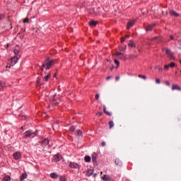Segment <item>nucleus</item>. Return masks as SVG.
<instances>
[{"mask_svg": "<svg viewBox=\"0 0 181 181\" xmlns=\"http://www.w3.org/2000/svg\"><path fill=\"white\" fill-rule=\"evenodd\" d=\"M56 64V60H49V58L46 59L43 62V67H45V70H49L52 68V66Z\"/></svg>", "mask_w": 181, "mask_h": 181, "instance_id": "obj_1", "label": "nucleus"}, {"mask_svg": "<svg viewBox=\"0 0 181 181\" xmlns=\"http://www.w3.org/2000/svg\"><path fill=\"white\" fill-rule=\"evenodd\" d=\"M36 133L32 131H27L24 133V138H35Z\"/></svg>", "mask_w": 181, "mask_h": 181, "instance_id": "obj_2", "label": "nucleus"}, {"mask_svg": "<svg viewBox=\"0 0 181 181\" xmlns=\"http://www.w3.org/2000/svg\"><path fill=\"white\" fill-rule=\"evenodd\" d=\"M69 166L72 168V169H80V165L75 162H71L69 163Z\"/></svg>", "mask_w": 181, "mask_h": 181, "instance_id": "obj_3", "label": "nucleus"}, {"mask_svg": "<svg viewBox=\"0 0 181 181\" xmlns=\"http://www.w3.org/2000/svg\"><path fill=\"white\" fill-rule=\"evenodd\" d=\"M171 90H173V91H175V90H177V91H181V87L179 86V85L173 84Z\"/></svg>", "mask_w": 181, "mask_h": 181, "instance_id": "obj_4", "label": "nucleus"}, {"mask_svg": "<svg viewBox=\"0 0 181 181\" xmlns=\"http://www.w3.org/2000/svg\"><path fill=\"white\" fill-rule=\"evenodd\" d=\"M21 156H22L21 152H16L13 153V158L14 159H16V160H18V159H21Z\"/></svg>", "mask_w": 181, "mask_h": 181, "instance_id": "obj_5", "label": "nucleus"}, {"mask_svg": "<svg viewBox=\"0 0 181 181\" xmlns=\"http://www.w3.org/2000/svg\"><path fill=\"white\" fill-rule=\"evenodd\" d=\"M18 60H19V57L18 55L11 58V63L13 66V64H16V63H18Z\"/></svg>", "mask_w": 181, "mask_h": 181, "instance_id": "obj_6", "label": "nucleus"}, {"mask_svg": "<svg viewBox=\"0 0 181 181\" xmlns=\"http://www.w3.org/2000/svg\"><path fill=\"white\" fill-rule=\"evenodd\" d=\"M92 162L94 165H97V153L92 155Z\"/></svg>", "mask_w": 181, "mask_h": 181, "instance_id": "obj_7", "label": "nucleus"}, {"mask_svg": "<svg viewBox=\"0 0 181 181\" xmlns=\"http://www.w3.org/2000/svg\"><path fill=\"white\" fill-rule=\"evenodd\" d=\"M170 15L171 16H175V18L179 17V13H176V11H175L173 10L170 11Z\"/></svg>", "mask_w": 181, "mask_h": 181, "instance_id": "obj_8", "label": "nucleus"}, {"mask_svg": "<svg viewBox=\"0 0 181 181\" xmlns=\"http://www.w3.org/2000/svg\"><path fill=\"white\" fill-rule=\"evenodd\" d=\"M115 165L117 166H122V161H121L119 158H116L115 160Z\"/></svg>", "mask_w": 181, "mask_h": 181, "instance_id": "obj_9", "label": "nucleus"}, {"mask_svg": "<svg viewBox=\"0 0 181 181\" xmlns=\"http://www.w3.org/2000/svg\"><path fill=\"white\" fill-rule=\"evenodd\" d=\"M135 23L134 21H129L127 23V29H131V28H132L134 26V24Z\"/></svg>", "mask_w": 181, "mask_h": 181, "instance_id": "obj_10", "label": "nucleus"}, {"mask_svg": "<svg viewBox=\"0 0 181 181\" xmlns=\"http://www.w3.org/2000/svg\"><path fill=\"white\" fill-rule=\"evenodd\" d=\"M28 177V174L26 173H23L21 177H20V180L21 181H23L25 180V179H26Z\"/></svg>", "mask_w": 181, "mask_h": 181, "instance_id": "obj_11", "label": "nucleus"}, {"mask_svg": "<svg viewBox=\"0 0 181 181\" xmlns=\"http://www.w3.org/2000/svg\"><path fill=\"white\" fill-rule=\"evenodd\" d=\"M103 112H105V114H107L109 117H111L112 115L111 112L107 111V107H105V105H103Z\"/></svg>", "mask_w": 181, "mask_h": 181, "instance_id": "obj_12", "label": "nucleus"}, {"mask_svg": "<svg viewBox=\"0 0 181 181\" xmlns=\"http://www.w3.org/2000/svg\"><path fill=\"white\" fill-rule=\"evenodd\" d=\"M103 112H105V114H107L109 117H111L112 115L111 112L107 111V107H105V105H103Z\"/></svg>", "mask_w": 181, "mask_h": 181, "instance_id": "obj_13", "label": "nucleus"}, {"mask_svg": "<svg viewBox=\"0 0 181 181\" xmlns=\"http://www.w3.org/2000/svg\"><path fill=\"white\" fill-rule=\"evenodd\" d=\"M41 144L42 146H46V145H49V140L47 139H45L41 142Z\"/></svg>", "mask_w": 181, "mask_h": 181, "instance_id": "obj_14", "label": "nucleus"}, {"mask_svg": "<svg viewBox=\"0 0 181 181\" xmlns=\"http://www.w3.org/2000/svg\"><path fill=\"white\" fill-rule=\"evenodd\" d=\"M53 160H54L55 162H59L60 161V156L55 155L54 156Z\"/></svg>", "mask_w": 181, "mask_h": 181, "instance_id": "obj_15", "label": "nucleus"}, {"mask_svg": "<svg viewBox=\"0 0 181 181\" xmlns=\"http://www.w3.org/2000/svg\"><path fill=\"white\" fill-rule=\"evenodd\" d=\"M93 173H94V170H88L87 173H86V176L90 177L91 176V175H93Z\"/></svg>", "mask_w": 181, "mask_h": 181, "instance_id": "obj_16", "label": "nucleus"}, {"mask_svg": "<svg viewBox=\"0 0 181 181\" xmlns=\"http://www.w3.org/2000/svg\"><path fill=\"white\" fill-rule=\"evenodd\" d=\"M97 23H98V22L97 21H90L89 22L90 26H97Z\"/></svg>", "mask_w": 181, "mask_h": 181, "instance_id": "obj_17", "label": "nucleus"}, {"mask_svg": "<svg viewBox=\"0 0 181 181\" xmlns=\"http://www.w3.org/2000/svg\"><path fill=\"white\" fill-rule=\"evenodd\" d=\"M84 159H85V162H87L88 163L89 162H91V157H90V156H85Z\"/></svg>", "mask_w": 181, "mask_h": 181, "instance_id": "obj_18", "label": "nucleus"}, {"mask_svg": "<svg viewBox=\"0 0 181 181\" xmlns=\"http://www.w3.org/2000/svg\"><path fill=\"white\" fill-rule=\"evenodd\" d=\"M76 135H77V136H81V135H83V132L80 129H77L76 131Z\"/></svg>", "mask_w": 181, "mask_h": 181, "instance_id": "obj_19", "label": "nucleus"}, {"mask_svg": "<svg viewBox=\"0 0 181 181\" xmlns=\"http://www.w3.org/2000/svg\"><path fill=\"white\" fill-rule=\"evenodd\" d=\"M163 50L165 51L166 54H168V56H170V54H172V51H170V49L168 48H164Z\"/></svg>", "mask_w": 181, "mask_h": 181, "instance_id": "obj_20", "label": "nucleus"}, {"mask_svg": "<svg viewBox=\"0 0 181 181\" xmlns=\"http://www.w3.org/2000/svg\"><path fill=\"white\" fill-rule=\"evenodd\" d=\"M50 177H52V179H57L58 175L54 173H52L50 174Z\"/></svg>", "mask_w": 181, "mask_h": 181, "instance_id": "obj_21", "label": "nucleus"}, {"mask_svg": "<svg viewBox=\"0 0 181 181\" xmlns=\"http://www.w3.org/2000/svg\"><path fill=\"white\" fill-rule=\"evenodd\" d=\"M151 29H153V25H149L146 28V32H149Z\"/></svg>", "mask_w": 181, "mask_h": 181, "instance_id": "obj_22", "label": "nucleus"}, {"mask_svg": "<svg viewBox=\"0 0 181 181\" xmlns=\"http://www.w3.org/2000/svg\"><path fill=\"white\" fill-rule=\"evenodd\" d=\"M128 46L129 47H135V44H134V42L132 40H129Z\"/></svg>", "mask_w": 181, "mask_h": 181, "instance_id": "obj_23", "label": "nucleus"}, {"mask_svg": "<svg viewBox=\"0 0 181 181\" xmlns=\"http://www.w3.org/2000/svg\"><path fill=\"white\" fill-rule=\"evenodd\" d=\"M3 180H4V181H11V176L5 175Z\"/></svg>", "mask_w": 181, "mask_h": 181, "instance_id": "obj_24", "label": "nucleus"}, {"mask_svg": "<svg viewBox=\"0 0 181 181\" xmlns=\"http://www.w3.org/2000/svg\"><path fill=\"white\" fill-rule=\"evenodd\" d=\"M102 179L105 181V180H110V176L107 175H104L103 177H102Z\"/></svg>", "mask_w": 181, "mask_h": 181, "instance_id": "obj_25", "label": "nucleus"}, {"mask_svg": "<svg viewBox=\"0 0 181 181\" xmlns=\"http://www.w3.org/2000/svg\"><path fill=\"white\" fill-rule=\"evenodd\" d=\"M155 69H156V70H158V71H160V73H162V71H163V69L162 67H160L159 66H156L155 67Z\"/></svg>", "mask_w": 181, "mask_h": 181, "instance_id": "obj_26", "label": "nucleus"}, {"mask_svg": "<svg viewBox=\"0 0 181 181\" xmlns=\"http://www.w3.org/2000/svg\"><path fill=\"white\" fill-rule=\"evenodd\" d=\"M138 77L139 78H143V80H146V76H145V75L139 74V75H138Z\"/></svg>", "mask_w": 181, "mask_h": 181, "instance_id": "obj_27", "label": "nucleus"}, {"mask_svg": "<svg viewBox=\"0 0 181 181\" xmlns=\"http://www.w3.org/2000/svg\"><path fill=\"white\" fill-rule=\"evenodd\" d=\"M168 66L171 69H173V67H175V66H176V64L175 62H171L170 64H168Z\"/></svg>", "mask_w": 181, "mask_h": 181, "instance_id": "obj_28", "label": "nucleus"}, {"mask_svg": "<svg viewBox=\"0 0 181 181\" xmlns=\"http://www.w3.org/2000/svg\"><path fill=\"white\" fill-rule=\"evenodd\" d=\"M109 125H110V129H111V128H112L114 127V122L110 121L109 122Z\"/></svg>", "mask_w": 181, "mask_h": 181, "instance_id": "obj_29", "label": "nucleus"}, {"mask_svg": "<svg viewBox=\"0 0 181 181\" xmlns=\"http://www.w3.org/2000/svg\"><path fill=\"white\" fill-rule=\"evenodd\" d=\"M44 78L45 81H49V78H50V74L45 76Z\"/></svg>", "mask_w": 181, "mask_h": 181, "instance_id": "obj_30", "label": "nucleus"}, {"mask_svg": "<svg viewBox=\"0 0 181 181\" xmlns=\"http://www.w3.org/2000/svg\"><path fill=\"white\" fill-rule=\"evenodd\" d=\"M69 129L71 132H74L76 127H74V126H71Z\"/></svg>", "mask_w": 181, "mask_h": 181, "instance_id": "obj_31", "label": "nucleus"}, {"mask_svg": "<svg viewBox=\"0 0 181 181\" xmlns=\"http://www.w3.org/2000/svg\"><path fill=\"white\" fill-rule=\"evenodd\" d=\"M170 60H173V59H175V55H173V53H172L171 54L168 55Z\"/></svg>", "mask_w": 181, "mask_h": 181, "instance_id": "obj_32", "label": "nucleus"}, {"mask_svg": "<svg viewBox=\"0 0 181 181\" xmlns=\"http://www.w3.org/2000/svg\"><path fill=\"white\" fill-rule=\"evenodd\" d=\"M60 181H66V177L64 176H61L59 178Z\"/></svg>", "mask_w": 181, "mask_h": 181, "instance_id": "obj_33", "label": "nucleus"}, {"mask_svg": "<svg viewBox=\"0 0 181 181\" xmlns=\"http://www.w3.org/2000/svg\"><path fill=\"white\" fill-rule=\"evenodd\" d=\"M116 56H122V57H124V54H122L121 52H117Z\"/></svg>", "mask_w": 181, "mask_h": 181, "instance_id": "obj_34", "label": "nucleus"}, {"mask_svg": "<svg viewBox=\"0 0 181 181\" xmlns=\"http://www.w3.org/2000/svg\"><path fill=\"white\" fill-rule=\"evenodd\" d=\"M23 23H29V18H25L23 20Z\"/></svg>", "mask_w": 181, "mask_h": 181, "instance_id": "obj_35", "label": "nucleus"}, {"mask_svg": "<svg viewBox=\"0 0 181 181\" xmlns=\"http://www.w3.org/2000/svg\"><path fill=\"white\" fill-rule=\"evenodd\" d=\"M115 64H117V67H118V66H119V61L115 59Z\"/></svg>", "mask_w": 181, "mask_h": 181, "instance_id": "obj_36", "label": "nucleus"}, {"mask_svg": "<svg viewBox=\"0 0 181 181\" xmlns=\"http://www.w3.org/2000/svg\"><path fill=\"white\" fill-rule=\"evenodd\" d=\"M0 86L1 87H5V83H4V81H0Z\"/></svg>", "mask_w": 181, "mask_h": 181, "instance_id": "obj_37", "label": "nucleus"}, {"mask_svg": "<svg viewBox=\"0 0 181 181\" xmlns=\"http://www.w3.org/2000/svg\"><path fill=\"white\" fill-rule=\"evenodd\" d=\"M169 65H165L164 66V70H169Z\"/></svg>", "mask_w": 181, "mask_h": 181, "instance_id": "obj_38", "label": "nucleus"}, {"mask_svg": "<svg viewBox=\"0 0 181 181\" xmlns=\"http://www.w3.org/2000/svg\"><path fill=\"white\" fill-rule=\"evenodd\" d=\"M156 83L157 84H160V80L159 78H156Z\"/></svg>", "mask_w": 181, "mask_h": 181, "instance_id": "obj_39", "label": "nucleus"}, {"mask_svg": "<svg viewBox=\"0 0 181 181\" xmlns=\"http://www.w3.org/2000/svg\"><path fill=\"white\" fill-rule=\"evenodd\" d=\"M14 54H19V50L18 49H14Z\"/></svg>", "mask_w": 181, "mask_h": 181, "instance_id": "obj_40", "label": "nucleus"}, {"mask_svg": "<svg viewBox=\"0 0 181 181\" xmlns=\"http://www.w3.org/2000/svg\"><path fill=\"white\" fill-rule=\"evenodd\" d=\"M95 100H98V98H100V95L99 94H96L95 96Z\"/></svg>", "mask_w": 181, "mask_h": 181, "instance_id": "obj_41", "label": "nucleus"}, {"mask_svg": "<svg viewBox=\"0 0 181 181\" xmlns=\"http://www.w3.org/2000/svg\"><path fill=\"white\" fill-rule=\"evenodd\" d=\"M36 83L37 84H40V78H37Z\"/></svg>", "mask_w": 181, "mask_h": 181, "instance_id": "obj_42", "label": "nucleus"}, {"mask_svg": "<svg viewBox=\"0 0 181 181\" xmlns=\"http://www.w3.org/2000/svg\"><path fill=\"white\" fill-rule=\"evenodd\" d=\"M124 42H125V38L124 37H122L121 43H124Z\"/></svg>", "mask_w": 181, "mask_h": 181, "instance_id": "obj_43", "label": "nucleus"}, {"mask_svg": "<svg viewBox=\"0 0 181 181\" xmlns=\"http://www.w3.org/2000/svg\"><path fill=\"white\" fill-rule=\"evenodd\" d=\"M165 84H166V86H170V83H169V81H165Z\"/></svg>", "mask_w": 181, "mask_h": 181, "instance_id": "obj_44", "label": "nucleus"}, {"mask_svg": "<svg viewBox=\"0 0 181 181\" xmlns=\"http://www.w3.org/2000/svg\"><path fill=\"white\" fill-rule=\"evenodd\" d=\"M170 40H173L175 39V37L173 35L170 36Z\"/></svg>", "mask_w": 181, "mask_h": 181, "instance_id": "obj_45", "label": "nucleus"}, {"mask_svg": "<svg viewBox=\"0 0 181 181\" xmlns=\"http://www.w3.org/2000/svg\"><path fill=\"white\" fill-rule=\"evenodd\" d=\"M105 145H106L105 141H103V142H102V146H105Z\"/></svg>", "mask_w": 181, "mask_h": 181, "instance_id": "obj_46", "label": "nucleus"}, {"mask_svg": "<svg viewBox=\"0 0 181 181\" xmlns=\"http://www.w3.org/2000/svg\"><path fill=\"white\" fill-rule=\"evenodd\" d=\"M124 39H129V35H127L125 37H124Z\"/></svg>", "mask_w": 181, "mask_h": 181, "instance_id": "obj_47", "label": "nucleus"}, {"mask_svg": "<svg viewBox=\"0 0 181 181\" xmlns=\"http://www.w3.org/2000/svg\"><path fill=\"white\" fill-rule=\"evenodd\" d=\"M157 38H158V37H155L151 38V40L153 41V40H155V39H157Z\"/></svg>", "mask_w": 181, "mask_h": 181, "instance_id": "obj_48", "label": "nucleus"}, {"mask_svg": "<svg viewBox=\"0 0 181 181\" xmlns=\"http://www.w3.org/2000/svg\"><path fill=\"white\" fill-rule=\"evenodd\" d=\"M45 69H46V67H43V64H42V66L41 68V71H43V70H45Z\"/></svg>", "mask_w": 181, "mask_h": 181, "instance_id": "obj_49", "label": "nucleus"}, {"mask_svg": "<svg viewBox=\"0 0 181 181\" xmlns=\"http://www.w3.org/2000/svg\"><path fill=\"white\" fill-rule=\"evenodd\" d=\"M98 115H99V117H101V115H103V112H98Z\"/></svg>", "mask_w": 181, "mask_h": 181, "instance_id": "obj_50", "label": "nucleus"}, {"mask_svg": "<svg viewBox=\"0 0 181 181\" xmlns=\"http://www.w3.org/2000/svg\"><path fill=\"white\" fill-rule=\"evenodd\" d=\"M50 100L51 101H56V100H54V98H51Z\"/></svg>", "mask_w": 181, "mask_h": 181, "instance_id": "obj_51", "label": "nucleus"}, {"mask_svg": "<svg viewBox=\"0 0 181 181\" xmlns=\"http://www.w3.org/2000/svg\"><path fill=\"white\" fill-rule=\"evenodd\" d=\"M116 80L118 81V80H119V76H116Z\"/></svg>", "mask_w": 181, "mask_h": 181, "instance_id": "obj_52", "label": "nucleus"}, {"mask_svg": "<svg viewBox=\"0 0 181 181\" xmlns=\"http://www.w3.org/2000/svg\"><path fill=\"white\" fill-rule=\"evenodd\" d=\"M120 59H125V56L122 57V55H120Z\"/></svg>", "mask_w": 181, "mask_h": 181, "instance_id": "obj_53", "label": "nucleus"}, {"mask_svg": "<svg viewBox=\"0 0 181 181\" xmlns=\"http://www.w3.org/2000/svg\"><path fill=\"white\" fill-rule=\"evenodd\" d=\"M111 78V76H108L106 78V80H110Z\"/></svg>", "mask_w": 181, "mask_h": 181, "instance_id": "obj_54", "label": "nucleus"}, {"mask_svg": "<svg viewBox=\"0 0 181 181\" xmlns=\"http://www.w3.org/2000/svg\"><path fill=\"white\" fill-rule=\"evenodd\" d=\"M97 176V173H95L94 175H93V177H95Z\"/></svg>", "mask_w": 181, "mask_h": 181, "instance_id": "obj_55", "label": "nucleus"}, {"mask_svg": "<svg viewBox=\"0 0 181 181\" xmlns=\"http://www.w3.org/2000/svg\"><path fill=\"white\" fill-rule=\"evenodd\" d=\"M2 20V15H0V21Z\"/></svg>", "mask_w": 181, "mask_h": 181, "instance_id": "obj_56", "label": "nucleus"}, {"mask_svg": "<svg viewBox=\"0 0 181 181\" xmlns=\"http://www.w3.org/2000/svg\"><path fill=\"white\" fill-rule=\"evenodd\" d=\"M100 174L103 175V171L100 172Z\"/></svg>", "mask_w": 181, "mask_h": 181, "instance_id": "obj_57", "label": "nucleus"}, {"mask_svg": "<svg viewBox=\"0 0 181 181\" xmlns=\"http://www.w3.org/2000/svg\"><path fill=\"white\" fill-rule=\"evenodd\" d=\"M112 69H114V67H112V68L110 69V70H112Z\"/></svg>", "mask_w": 181, "mask_h": 181, "instance_id": "obj_58", "label": "nucleus"}, {"mask_svg": "<svg viewBox=\"0 0 181 181\" xmlns=\"http://www.w3.org/2000/svg\"><path fill=\"white\" fill-rule=\"evenodd\" d=\"M54 97H56V94L54 95Z\"/></svg>", "mask_w": 181, "mask_h": 181, "instance_id": "obj_59", "label": "nucleus"}, {"mask_svg": "<svg viewBox=\"0 0 181 181\" xmlns=\"http://www.w3.org/2000/svg\"><path fill=\"white\" fill-rule=\"evenodd\" d=\"M180 63L181 64V59L180 60Z\"/></svg>", "mask_w": 181, "mask_h": 181, "instance_id": "obj_60", "label": "nucleus"}, {"mask_svg": "<svg viewBox=\"0 0 181 181\" xmlns=\"http://www.w3.org/2000/svg\"><path fill=\"white\" fill-rule=\"evenodd\" d=\"M58 88H59V90H60V86Z\"/></svg>", "mask_w": 181, "mask_h": 181, "instance_id": "obj_61", "label": "nucleus"}, {"mask_svg": "<svg viewBox=\"0 0 181 181\" xmlns=\"http://www.w3.org/2000/svg\"><path fill=\"white\" fill-rule=\"evenodd\" d=\"M58 88H59V90H60V86Z\"/></svg>", "mask_w": 181, "mask_h": 181, "instance_id": "obj_62", "label": "nucleus"}, {"mask_svg": "<svg viewBox=\"0 0 181 181\" xmlns=\"http://www.w3.org/2000/svg\"><path fill=\"white\" fill-rule=\"evenodd\" d=\"M58 88H59V90H60V86Z\"/></svg>", "mask_w": 181, "mask_h": 181, "instance_id": "obj_63", "label": "nucleus"}, {"mask_svg": "<svg viewBox=\"0 0 181 181\" xmlns=\"http://www.w3.org/2000/svg\"><path fill=\"white\" fill-rule=\"evenodd\" d=\"M166 15H168V12H166Z\"/></svg>", "mask_w": 181, "mask_h": 181, "instance_id": "obj_64", "label": "nucleus"}]
</instances>
